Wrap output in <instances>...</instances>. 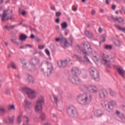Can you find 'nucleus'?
I'll use <instances>...</instances> for the list:
<instances>
[{"instance_id":"nucleus-1","label":"nucleus","mask_w":125,"mask_h":125,"mask_svg":"<svg viewBox=\"0 0 125 125\" xmlns=\"http://www.w3.org/2000/svg\"><path fill=\"white\" fill-rule=\"evenodd\" d=\"M44 105V97L42 96H40L36 102V105L35 106V111L36 113L40 114V119L44 122L46 120V114L42 112V105Z\"/></svg>"},{"instance_id":"nucleus-2","label":"nucleus","mask_w":125,"mask_h":125,"mask_svg":"<svg viewBox=\"0 0 125 125\" xmlns=\"http://www.w3.org/2000/svg\"><path fill=\"white\" fill-rule=\"evenodd\" d=\"M71 72L73 75V76H70L68 77V81L69 83L79 84L82 83V80L79 78V75H81V70L78 67H73Z\"/></svg>"},{"instance_id":"nucleus-3","label":"nucleus","mask_w":125,"mask_h":125,"mask_svg":"<svg viewBox=\"0 0 125 125\" xmlns=\"http://www.w3.org/2000/svg\"><path fill=\"white\" fill-rule=\"evenodd\" d=\"M92 96L89 93H84L83 95H80L77 97V100L79 104L81 105H87L91 102Z\"/></svg>"},{"instance_id":"nucleus-4","label":"nucleus","mask_w":125,"mask_h":125,"mask_svg":"<svg viewBox=\"0 0 125 125\" xmlns=\"http://www.w3.org/2000/svg\"><path fill=\"white\" fill-rule=\"evenodd\" d=\"M67 113L69 116H70L72 118H78L79 117V114L78 113V111H77V109H76V107L74 105H70L67 108Z\"/></svg>"},{"instance_id":"nucleus-5","label":"nucleus","mask_w":125,"mask_h":125,"mask_svg":"<svg viewBox=\"0 0 125 125\" xmlns=\"http://www.w3.org/2000/svg\"><path fill=\"white\" fill-rule=\"evenodd\" d=\"M89 72L93 80L96 82H99L100 81V75H99V73L94 68L91 67L89 69Z\"/></svg>"},{"instance_id":"nucleus-6","label":"nucleus","mask_w":125,"mask_h":125,"mask_svg":"<svg viewBox=\"0 0 125 125\" xmlns=\"http://www.w3.org/2000/svg\"><path fill=\"white\" fill-rule=\"evenodd\" d=\"M22 91L25 92L26 94L28 96V98H31L33 99V98L36 97V95H35V91L32 90L31 88L29 87H23L22 88Z\"/></svg>"},{"instance_id":"nucleus-7","label":"nucleus","mask_w":125,"mask_h":125,"mask_svg":"<svg viewBox=\"0 0 125 125\" xmlns=\"http://www.w3.org/2000/svg\"><path fill=\"white\" fill-rule=\"evenodd\" d=\"M70 62H71V60L68 58L64 61L60 60L58 61L57 64L60 68H65Z\"/></svg>"},{"instance_id":"nucleus-8","label":"nucleus","mask_w":125,"mask_h":125,"mask_svg":"<svg viewBox=\"0 0 125 125\" xmlns=\"http://www.w3.org/2000/svg\"><path fill=\"white\" fill-rule=\"evenodd\" d=\"M99 97L102 99H105L108 96V93L107 92V90L105 89H103L99 91Z\"/></svg>"},{"instance_id":"nucleus-9","label":"nucleus","mask_w":125,"mask_h":125,"mask_svg":"<svg viewBox=\"0 0 125 125\" xmlns=\"http://www.w3.org/2000/svg\"><path fill=\"white\" fill-rule=\"evenodd\" d=\"M40 59L38 57H34L30 60V63L33 66H38L40 64Z\"/></svg>"},{"instance_id":"nucleus-10","label":"nucleus","mask_w":125,"mask_h":125,"mask_svg":"<svg viewBox=\"0 0 125 125\" xmlns=\"http://www.w3.org/2000/svg\"><path fill=\"white\" fill-rule=\"evenodd\" d=\"M115 69L116 70L120 76H121L122 78H125V71L123 69L120 68L117 66H114Z\"/></svg>"},{"instance_id":"nucleus-11","label":"nucleus","mask_w":125,"mask_h":125,"mask_svg":"<svg viewBox=\"0 0 125 125\" xmlns=\"http://www.w3.org/2000/svg\"><path fill=\"white\" fill-rule=\"evenodd\" d=\"M103 106L104 109L106 111H108V112H111L113 111V107L110 106L109 103L106 104V103H104L103 104Z\"/></svg>"},{"instance_id":"nucleus-12","label":"nucleus","mask_w":125,"mask_h":125,"mask_svg":"<svg viewBox=\"0 0 125 125\" xmlns=\"http://www.w3.org/2000/svg\"><path fill=\"white\" fill-rule=\"evenodd\" d=\"M85 88L87 89L88 91H90V92H92V93H95L97 92V87L96 86H94V87L92 86H85Z\"/></svg>"},{"instance_id":"nucleus-13","label":"nucleus","mask_w":125,"mask_h":125,"mask_svg":"<svg viewBox=\"0 0 125 125\" xmlns=\"http://www.w3.org/2000/svg\"><path fill=\"white\" fill-rule=\"evenodd\" d=\"M60 37H62L61 39V44H63L64 43V45L65 47H67L69 43H68V41H67V39L63 38V35L62 34L60 35Z\"/></svg>"},{"instance_id":"nucleus-14","label":"nucleus","mask_w":125,"mask_h":125,"mask_svg":"<svg viewBox=\"0 0 125 125\" xmlns=\"http://www.w3.org/2000/svg\"><path fill=\"white\" fill-rule=\"evenodd\" d=\"M24 107L25 109L30 110L32 108V103L27 99L24 100Z\"/></svg>"},{"instance_id":"nucleus-15","label":"nucleus","mask_w":125,"mask_h":125,"mask_svg":"<svg viewBox=\"0 0 125 125\" xmlns=\"http://www.w3.org/2000/svg\"><path fill=\"white\" fill-rule=\"evenodd\" d=\"M7 12H8V10H4L3 13L2 15V19L1 21H5V20H9L10 18L9 17H8L6 19H5V17L7 16Z\"/></svg>"},{"instance_id":"nucleus-16","label":"nucleus","mask_w":125,"mask_h":125,"mask_svg":"<svg viewBox=\"0 0 125 125\" xmlns=\"http://www.w3.org/2000/svg\"><path fill=\"white\" fill-rule=\"evenodd\" d=\"M27 82L29 83H35V78L33 77L31 74H27V79H26Z\"/></svg>"},{"instance_id":"nucleus-17","label":"nucleus","mask_w":125,"mask_h":125,"mask_svg":"<svg viewBox=\"0 0 125 125\" xmlns=\"http://www.w3.org/2000/svg\"><path fill=\"white\" fill-rule=\"evenodd\" d=\"M111 19L116 22V21H118L119 23H123L124 22V19L122 17L118 18L117 17L116 18L114 17V16H112Z\"/></svg>"},{"instance_id":"nucleus-18","label":"nucleus","mask_w":125,"mask_h":125,"mask_svg":"<svg viewBox=\"0 0 125 125\" xmlns=\"http://www.w3.org/2000/svg\"><path fill=\"white\" fill-rule=\"evenodd\" d=\"M116 114L117 116H119V117L120 118V119H121V121H123V122H125V115H124V114H121V112H120V111L116 110Z\"/></svg>"},{"instance_id":"nucleus-19","label":"nucleus","mask_w":125,"mask_h":125,"mask_svg":"<svg viewBox=\"0 0 125 125\" xmlns=\"http://www.w3.org/2000/svg\"><path fill=\"white\" fill-rule=\"evenodd\" d=\"M77 47L78 48V49H79L80 51V54H82V52L83 54H85V55H87L88 53L87 52V51H86V50L83 49V47H80L79 45H77Z\"/></svg>"},{"instance_id":"nucleus-20","label":"nucleus","mask_w":125,"mask_h":125,"mask_svg":"<svg viewBox=\"0 0 125 125\" xmlns=\"http://www.w3.org/2000/svg\"><path fill=\"white\" fill-rule=\"evenodd\" d=\"M85 35L86 37H88L89 39H92L93 38V34L92 32H90L88 30H85L84 31Z\"/></svg>"},{"instance_id":"nucleus-21","label":"nucleus","mask_w":125,"mask_h":125,"mask_svg":"<svg viewBox=\"0 0 125 125\" xmlns=\"http://www.w3.org/2000/svg\"><path fill=\"white\" fill-rule=\"evenodd\" d=\"M103 114H104V113L101 110H96L94 112V115L96 116V117H101V116H102Z\"/></svg>"},{"instance_id":"nucleus-22","label":"nucleus","mask_w":125,"mask_h":125,"mask_svg":"<svg viewBox=\"0 0 125 125\" xmlns=\"http://www.w3.org/2000/svg\"><path fill=\"white\" fill-rule=\"evenodd\" d=\"M51 65V67H48V70L47 72L46 73H45V74H47V76L48 77V76L50 75V74H51V73H52V72H53V66H52V65L51 64H50ZM48 72L49 73V74H48Z\"/></svg>"},{"instance_id":"nucleus-23","label":"nucleus","mask_w":125,"mask_h":125,"mask_svg":"<svg viewBox=\"0 0 125 125\" xmlns=\"http://www.w3.org/2000/svg\"><path fill=\"white\" fill-rule=\"evenodd\" d=\"M28 39V36L24 34H21L20 36V40L21 41H26Z\"/></svg>"},{"instance_id":"nucleus-24","label":"nucleus","mask_w":125,"mask_h":125,"mask_svg":"<svg viewBox=\"0 0 125 125\" xmlns=\"http://www.w3.org/2000/svg\"><path fill=\"white\" fill-rule=\"evenodd\" d=\"M61 26L62 28V30H64V29L65 30H66V28H67L68 27V23H67V22L64 21L61 24Z\"/></svg>"},{"instance_id":"nucleus-25","label":"nucleus","mask_w":125,"mask_h":125,"mask_svg":"<svg viewBox=\"0 0 125 125\" xmlns=\"http://www.w3.org/2000/svg\"><path fill=\"white\" fill-rule=\"evenodd\" d=\"M6 113V109L0 107V115H4Z\"/></svg>"},{"instance_id":"nucleus-26","label":"nucleus","mask_w":125,"mask_h":125,"mask_svg":"<svg viewBox=\"0 0 125 125\" xmlns=\"http://www.w3.org/2000/svg\"><path fill=\"white\" fill-rule=\"evenodd\" d=\"M14 120H15V117L14 116H13L11 118H9L8 119V121L9 122V123H10V124L12 125L13 123H14Z\"/></svg>"},{"instance_id":"nucleus-27","label":"nucleus","mask_w":125,"mask_h":125,"mask_svg":"<svg viewBox=\"0 0 125 125\" xmlns=\"http://www.w3.org/2000/svg\"><path fill=\"white\" fill-rule=\"evenodd\" d=\"M110 94L111 96H116V93L111 89H109Z\"/></svg>"},{"instance_id":"nucleus-28","label":"nucleus","mask_w":125,"mask_h":125,"mask_svg":"<svg viewBox=\"0 0 125 125\" xmlns=\"http://www.w3.org/2000/svg\"><path fill=\"white\" fill-rule=\"evenodd\" d=\"M110 103L111 104L110 107H112V108L113 107H115V106L117 105V104L116 103V102H115V101H111Z\"/></svg>"},{"instance_id":"nucleus-29","label":"nucleus","mask_w":125,"mask_h":125,"mask_svg":"<svg viewBox=\"0 0 125 125\" xmlns=\"http://www.w3.org/2000/svg\"><path fill=\"white\" fill-rule=\"evenodd\" d=\"M17 122L18 123V124H19V125H20V124H21V115H19L17 119Z\"/></svg>"},{"instance_id":"nucleus-30","label":"nucleus","mask_w":125,"mask_h":125,"mask_svg":"<svg viewBox=\"0 0 125 125\" xmlns=\"http://www.w3.org/2000/svg\"><path fill=\"white\" fill-rule=\"evenodd\" d=\"M87 48L88 49V51H89L90 53H92V48H91V45L90 44H89V46H88Z\"/></svg>"},{"instance_id":"nucleus-31","label":"nucleus","mask_w":125,"mask_h":125,"mask_svg":"<svg viewBox=\"0 0 125 125\" xmlns=\"http://www.w3.org/2000/svg\"><path fill=\"white\" fill-rule=\"evenodd\" d=\"M105 49H112L113 48V46L111 45H106L105 46Z\"/></svg>"},{"instance_id":"nucleus-32","label":"nucleus","mask_w":125,"mask_h":125,"mask_svg":"<svg viewBox=\"0 0 125 125\" xmlns=\"http://www.w3.org/2000/svg\"><path fill=\"white\" fill-rule=\"evenodd\" d=\"M102 38L103 39L102 42H106V35L105 34H103L102 35Z\"/></svg>"},{"instance_id":"nucleus-33","label":"nucleus","mask_w":125,"mask_h":125,"mask_svg":"<svg viewBox=\"0 0 125 125\" xmlns=\"http://www.w3.org/2000/svg\"><path fill=\"white\" fill-rule=\"evenodd\" d=\"M74 57H76V59H79V60H82L83 59V57L79 56L78 55H74Z\"/></svg>"},{"instance_id":"nucleus-34","label":"nucleus","mask_w":125,"mask_h":125,"mask_svg":"<svg viewBox=\"0 0 125 125\" xmlns=\"http://www.w3.org/2000/svg\"><path fill=\"white\" fill-rule=\"evenodd\" d=\"M45 52L48 56H50V52L49 51V50H48V49H46L45 50Z\"/></svg>"},{"instance_id":"nucleus-35","label":"nucleus","mask_w":125,"mask_h":125,"mask_svg":"<svg viewBox=\"0 0 125 125\" xmlns=\"http://www.w3.org/2000/svg\"><path fill=\"white\" fill-rule=\"evenodd\" d=\"M83 57L87 62H90V60H89V59L87 57V55H84Z\"/></svg>"},{"instance_id":"nucleus-36","label":"nucleus","mask_w":125,"mask_h":125,"mask_svg":"<svg viewBox=\"0 0 125 125\" xmlns=\"http://www.w3.org/2000/svg\"><path fill=\"white\" fill-rule=\"evenodd\" d=\"M62 15V13H61V12H57L56 13V16L57 17H59V16H61Z\"/></svg>"},{"instance_id":"nucleus-37","label":"nucleus","mask_w":125,"mask_h":125,"mask_svg":"<svg viewBox=\"0 0 125 125\" xmlns=\"http://www.w3.org/2000/svg\"><path fill=\"white\" fill-rule=\"evenodd\" d=\"M53 97L56 104H57V102H58V98H57L55 95H54Z\"/></svg>"},{"instance_id":"nucleus-38","label":"nucleus","mask_w":125,"mask_h":125,"mask_svg":"<svg viewBox=\"0 0 125 125\" xmlns=\"http://www.w3.org/2000/svg\"><path fill=\"white\" fill-rule=\"evenodd\" d=\"M11 66L13 69H16V67L15 66V63H14V62H11Z\"/></svg>"},{"instance_id":"nucleus-39","label":"nucleus","mask_w":125,"mask_h":125,"mask_svg":"<svg viewBox=\"0 0 125 125\" xmlns=\"http://www.w3.org/2000/svg\"><path fill=\"white\" fill-rule=\"evenodd\" d=\"M39 49H43L44 48V45H40L38 46Z\"/></svg>"},{"instance_id":"nucleus-40","label":"nucleus","mask_w":125,"mask_h":125,"mask_svg":"<svg viewBox=\"0 0 125 125\" xmlns=\"http://www.w3.org/2000/svg\"><path fill=\"white\" fill-rule=\"evenodd\" d=\"M56 23H57V24H59L60 23V19L58 18L55 20Z\"/></svg>"},{"instance_id":"nucleus-41","label":"nucleus","mask_w":125,"mask_h":125,"mask_svg":"<svg viewBox=\"0 0 125 125\" xmlns=\"http://www.w3.org/2000/svg\"><path fill=\"white\" fill-rule=\"evenodd\" d=\"M11 42H12L13 43H17V45L19 44V43L16 41H15L14 39H11Z\"/></svg>"},{"instance_id":"nucleus-42","label":"nucleus","mask_w":125,"mask_h":125,"mask_svg":"<svg viewBox=\"0 0 125 125\" xmlns=\"http://www.w3.org/2000/svg\"><path fill=\"white\" fill-rule=\"evenodd\" d=\"M24 117L26 119V124H29V117H28L27 116L24 115Z\"/></svg>"},{"instance_id":"nucleus-43","label":"nucleus","mask_w":125,"mask_h":125,"mask_svg":"<svg viewBox=\"0 0 125 125\" xmlns=\"http://www.w3.org/2000/svg\"><path fill=\"white\" fill-rule=\"evenodd\" d=\"M50 9H51V10H54V11L56 10V8H55V6H51Z\"/></svg>"},{"instance_id":"nucleus-44","label":"nucleus","mask_w":125,"mask_h":125,"mask_svg":"<svg viewBox=\"0 0 125 125\" xmlns=\"http://www.w3.org/2000/svg\"><path fill=\"white\" fill-rule=\"evenodd\" d=\"M4 28H5V29H7V30H8V31H10V29H11L10 26H8L7 25L4 26Z\"/></svg>"},{"instance_id":"nucleus-45","label":"nucleus","mask_w":125,"mask_h":125,"mask_svg":"<svg viewBox=\"0 0 125 125\" xmlns=\"http://www.w3.org/2000/svg\"><path fill=\"white\" fill-rule=\"evenodd\" d=\"M10 109H11V110H15V105H14V104L11 105L10 106Z\"/></svg>"},{"instance_id":"nucleus-46","label":"nucleus","mask_w":125,"mask_h":125,"mask_svg":"<svg viewBox=\"0 0 125 125\" xmlns=\"http://www.w3.org/2000/svg\"><path fill=\"white\" fill-rule=\"evenodd\" d=\"M30 30L33 32H37V29L32 28V26H30Z\"/></svg>"},{"instance_id":"nucleus-47","label":"nucleus","mask_w":125,"mask_h":125,"mask_svg":"<svg viewBox=\"0 0 125 125\" xmlns=\"http://www.w3.org/2000/svg\"><path fill=\"white\" fill-rule=\"evenodd\" d=\"M35 41H37V42H42V40L40 39L38 37H36V38L35 39Z\"/></svg>"},{"instance_id":"nucleus-48","label":"nucleus","mask_w":125,"mask_h":125,"mask_svg":"<svg viewBox=\"0 0 125 125\" xmlns=\"http://www.w3.org/2000/svg\"><path fill=\"white\" fill-rule=\"evenodd\" d=\"M22 64L23 65L24 68H28V66H27V63L26 62H22Z\"/></svg>"},{"instance_id":"nucleus-49","label":"nucleus","mask_w":125,"mask_h":125,"mask_svg":"<svg viewBox=\"0 0 125 125\" xmlns=\"http://www.w3.org/2000/svg\"><path fill=\"white\" fill-rule=\"evenodd\" d=\"M15 27H17V24H14L10 26L11 29H14Z\"/></svg>"},{"instance_id":"nucleus-50","label":"nucleus","mask_w":125,"mask_h":125,"mask_svg":"<svg viewBox=\"0 0 125 125\" xmlns=\"http://www.w3.org/2000/svg\"><path fill=\"white\" fill-rule=\"evenodd\" d=\"M30 39H35V35L31 34L30 36Z\"/></svg>"},{"instance_id":"nucleus-51","label":"nucleus","mask_w":125,"mask_h":125,"mask_svg":"<svg viewBox=\"0 0 125 125\" xmlns=\"http://www.w3.org/2000/svg\"><path fill=\"white\" fill-rule=\"evenodd\" d=\"M83 79H87V74H84L83 76Z\"/></svg>"},{"instance_id":"nucleus-52","label":"nucleus","mask_w":125,"mask_h":125,"mask_svg":"<svg viewBox=\"0 0 125 125\" xmlns=\"http://www.w3.org/2000/svg\"><path fill=\"white\" fill-rule=\"evenodd\" d=\"M111 7L112 9L115 10L116 9V5H112Z\"/></svg>"},{"instance_id":"nucleus-53","label":"nucleus","mask_w":125,"mask_h":125,"mask_svg":"<svg viewBox=\"0 0 125 125\" xmlns=\"http://www.w3.org/2000/svg\"><path fill=\"white\" fill-rule=\"evenodd\" d=\"M61 38H56V42H58L60 41H61Z\"/></svg>"},{"instance_id":"nucleus-54","label":"nucleus","mask_w":125,"mask_h":125,"mask_svg":"<svg viewBox=\"0 0 125 125\" xmlns=\"http://www.w3.org/2000/svg\"><path fill=\"white\" fill-rule=\"evenodd\" d=\"M92 15H94L95 14V10H92L91 12Z\"/></svg>"},{"instance_id":"nucleus-55","label":"nucleus","mask_w":125,"mask_h":125,"mask_svg":"<svg viewBox=\"0 0 125 125\" xmlns=\"http://www.w3.org/2000/svg\"><path fill=\"white\" fill-rule=\"evenodd\" d=\"M93 57L95 59L96 61H98V58H97V56L93 55Z\"/></svg>"},{"instance_id":"nucleus-56","label":"nucleus","mask_w":125,"mask_h":125,"mask_svg":"<svg viewBox=\"0 0 125 125\" xmlns=\"http://www.w3.org/2000/svg\"><path fill=\"white\" fill-rule=\"evenodd\" d=\"M26 12L25 11H23L22 12H21V14L22 15H23L24 16V15H26Z\"/></svg>"},{"instance_id":"nucleus-57","label":"nucleus","mask_w":125,"mask_h":125,"mask_svg":"<svg viewBox=\"0 0 125 125\" xmlns=\"http://www.w3.org/2000/svg\"><path fill=\"white\" fill-rule=\"evenodd\" d=\"M105 11V10L103 9H100V12L101 13H104V12Z\"/></svg>"},{"instance_id":"nucleus-58","label":"nucleus","mask_w":125,"mask_h":125,"mask_svg":"<svg viewBox=\"0 0 125 125\" xmlns=\"http://www.w3.org/2000/svg\"><path fill=\"white\" fill-rule=\"evenodd\" d=\"M99 32L102 33V28H101V27H100L99 28Z\"/></svg>"},{"instance_id":"nucleus-59","label":"nucleus","mask_w":125,"mask_h":125,"mask_svg":"<svg viewBox=\"0 0 125 125\" xmlns=\"http://www.w3.org/2000/svg\"><path fill=\"white\" fill-rule=\"evenodd\" d=\"M3 121L5 123V124H9V122H8V121H7V119H4Z\"/></svg>"},{"instance_id":"nucleus-60","label":"nucleus","mask_w":125,"mask_h":125,"mask_svg":"<svg viewBox=\"0 0 125 125\" xmlns=\"http://www.w3.org/2000/svg\"><path fill=\"white\" fill-rule=\"evenodd\" d=\"M70 42L71 43L69 44V45H70V46H72V45H73V40L71 39L70 40Z\"/></svg>"},{"instance_id":"nucleus-61","label":"nucleus","mask_w":125,"mask_h":125,"mask_svg":"<svg viewBox=\"0 0 125 125\" xmlns=\"http://www.w3.org/2000/svg\"><path fill=\"white\" fill-rule=\"evenodd\" d=\"M103 61H104L105 64H107V62H108V60H106L105 59H103Z\"/></svg>"},{"instance_id":"nucleus-62","label":"nucleus","mask_w":125,"mask_h":125,"mask_svg":"<svg viewBox=\"0 0 125 125\" xmlns=\"http://www.w3.org/2000/svg\"><path fill=\"white\" fill-rule=\"evenodd\" d=\"M2 81H3V78H2L1 76H0V83H1Z\"/></svg>"},{"instance_id":"nucleus-63","label":"nucleus","mask_w":125,"mask_h":125,"mask_svg":"<svg viewBox=\"0 0 125 125\" xmlns=\"http://www.w3.org/2000/svg\"><path fill=\"white\" fill-rule=\"evenodd\" d=\"M37 53H38V51H37V50H34L33 51V54H37Z\"/></svg>"},{"instance_id":"nucleus-64","label":"nucleus","mask_w":125,"mask_h":125,"mask_svg":"<svg viewBox=\"0 0 125 125\" xmlns=\"http://www.w3.org/2000/svg\"><path fill=\"white\" fill-rule=\"evenodd\" d=\"M59 25H57L55 27V30H59Z\"/></svg>"}]
</instances>
